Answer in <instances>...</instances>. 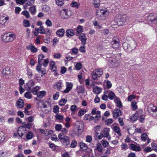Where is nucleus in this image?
Masks as SVG:
<instances>
[{
    "label": "nucleus",
    "instance_id": "nucleus-1",
    "mask_svg": "<svg viewBox=\"0 0 157 157\" xmlns=\"http://www.w3.org/2000/svg\"><path fill=\"white\" fill-rule=\"evenodd\" d=\"M123 46L124 49L126 52L130 53L135 49L136 47V43L135 41L133 40L129 44L126 43H123Z\"/></svg>",
    "mask_w": 157,
    "mask_h": 157
},
{
    "label": "nucleus",
    "instance_id": "nucleus-2",
    "mask_svg": "<svg viewBox=\"0 0 157 157\" xmlns=\"http://www.w3.org/2000/svg\"><path fill=\"white\" fill-rule=\"evenodd\" d=\"M128 17L125 15H121L118 14L117 15L116 17V20L119 25H124L128 21Z\"/></svg>",
    "mask_w": 157,
    "mask_h": 157
},
{
    "label": "nucleus",
    "instance_id": "nucleus-3",
    "mask_svg": "<svg viewBox=\"0 0 157 157\" xmlns=\"http://www.w3.org/2000/svg\"><path fill=\"white\" fill-rule=\"evenodd\" d=\"M15 38L16 35L13 33L10 34L9 33H5L2 36V40L5 42H12Z\"/></svg>",
    "mask_w": 157,
    "mask_h": 157
},
{
    "label": "nucleus",
    "instance_id": "nucleus-4",
    "mask_svg": "<svg viewBox=\"0 0 157 157\" xmlns=\"http://www.w3.org/2000/svg\"><path fill=\"white\" fill-rule=\"evenodd\" d=\"M112 45V47L114 48H117L119 47V40L117 37H114L113 38Z\"/></svg>",
    "mask_w": 157,
    "mask_h": 157
},
{
    "label": "nucleus",
    "instance_id": "nucleus-5",
    "mask_svg": "<svg viewBox=\"0 0 157 157\" xmlns=\"http://www.w3.org/2000/svg\"><path fill=\"white\" fill-rule=\"evenodd\" d=\"M69 11L68 10L65 9H63L61 11L60 15L62 18L65 19L68 18L69 15Z\"/></svg>",
    "mask_w": 157,
    "mask_h": 157
},
{
    "label": "nucleus",
    "instance_id": "nucleus-6",
    "mask_svg": "<svg viewBox=\"0 0 157 157\" xmlns=\"http://www.w3.org/2000/svg\"><path fill=\"white\" fill-rule=\"evenodd\" d=\"M66 89L63 91L64 93H68L72 89L73 86V84L71 82H66Z\"/></svg>",
    "mask_w": 157,
    "mask_h": 157
},
{
    "label": "nucleus",
    "instance_id": "nucleus-7",
    "mask_svg": "<svg viewBox=\"0 0 157 157\" xmlns=\"http://www.w3.org/2000/svg\"><path fill=\"white\" fill-rule=\"evenodd\" d=\"M80 40L81 41L82 44L84 45L86 44L87 38L86 37V35L84 33H81L79 36Z\"/></svg>",
    "mask_w": 157,
    "mask_h": 157
},
{
    "label": "nucleus",
    "instance_id": "nucleus-8",
    "mask_svg": "<svg viewBox=\"0 0 157 157\" xmlns=\"http://www.w3.org/2000/svg\"><path fill=\"white\" fill-rule=\"evenodd\" d=\"M130 147L131 150L136 151H140L141 150L140 146H137L134 144H131Z\"/></svg>",
    "mask_w": 157,
    "mask_h": 157
},
{
    "label": "nucleus",
    "instance_id": "nucleus-9",
    "mask_svg": "<svg viewBox=\"0 0 157 157\" xmlns=\"http://www.w3.org/2000/svg\"><path fill=\"white\" fill-rule=\"evenodd\" d=\"M104 93H105V94H108V97L110 100L113 99L115 97V95L113 92L110 90L104 91Z\"/></svg>",
    "mask_w": 157,
    "mask_h": 157
},
{
    "label": "nucleus",
    "instance_id": "nucleus-10",
    "mask_svg": "<svg viewBox=\"0 0 157 157\" xmlns=\"http://www.w3.org/2000/svg\"><path fill=\"white\" fill-rule=\"evenodd\" d=\"M95 151H97L100 153H101L103 151V148L101 143H98L96 144L94 149Z\"/></svg>",
    "mask_w": 157,
    "mask_h": 157
},
{
    "label": "nucleus",
    "instance_id": "nucleus-11",
    "mask_svg": "<svg viewBox=\"0 0 157 157\" xmlns=\"http://www.w3.org/2000/svg\"><path fill=\"white\" fill-rule=\"evenodd\" d=\"M34 85V81L32 80H30L25 85V88H27L28 90H30L31 89V88Z\"/></svg>",
    "mask_w": 157,
    "mask_h": 157
},
{
    "label": "nucleus",
    "instance_id": "nucleus-12",
    "mask_svg": "<svg viewBox=\"0 0 157 157\" xmlns=\"http://www.w3.org/2000/svg\"><path fill=\"white\" fill-rule=\"evenodd\" d=\"M109 129L108 128H105L103 131V134L104 137H106L108 140H109L111 137L109 135Z\"/></svg>",
    "mask_w": 157,
    "mask_h": 157
},
{
    "label": "nucleus",
    "instance_id": "nucleus-13",
    "mask_svg": "<svg viewBox=\"0 0 157 157\" xmlns=\"http://www.w3.org/2000/svg\"><path fill=\"white\" fill-rule=\"evenodd\" d=\"M24 105L23 100L21 99H19L17 101L16 106L17 108H21L24 106Z\"/></svg>",
    "mask_w": 157,
    "mask_h": 157
},
{
    "label": "nucleus",
    "instance_id": "nucleus-14",
    "mask_svg": "<svg viewBox=\"0 0 157 157\" xmlns=\"http://www.w3.org/2000/svg\"><path fill=\"white\" fill-rule=\"evenodd\" d=\"M81 149L83 151H85L88 148V146L83 142H79L78 144Z\"/></svg>",
    "mask_w": 157,
    "mask_h": 157
},
{
    "label": "nucleus",
    "instance_id": "nucleus-15",
    "mask_svg": "<svg viewBox=\"0 0 157 157\" xmlns=\"http://www.w3.org/2000/svg\"><path fill=\"white\" fill-rule=\"evenodd\" d=\"M9 20L8 17H5V16H0V24L4 25L6 21Z\"/></svg>",
    "mask_w": 157,
    "mask_h": 157
},
{
    "label": "nucleus",
    "instance_id": "nucleus-16",
    "mask_svg": "<svg viewBox=\"0 0 157 157\" xmlns=\"http://www.w3.org/2000/svg\"><path fill=\"white\" fill-rule=\"evenodd\" d=\"M121 114V113L119 109H116L113 112V116L114 117H117L120 116Z\"/></svg>",
    "mask_w": 157,
    "mask_h": 157
},
{
    "label": "nucleus",
    "instance_id": "nucleus-17",
    "mask_svg": "<svg viewBox=\"0 0 157 157\" xmlns=\"http://www.w3.org/2000/svg\"><path fill=\"white\" fill-rule=\"evenodd\" d=\"M76 90L78 93H84L85 91L84 87L82 85L77 86Z\"/></svg>",
    "mask_w": 157,
    "mask_h": 157
},
{
    "label": "nucleus",
    "instance_id": "nucleus-18",
    "mask_svg": "<svg viewBox=\"0 0 157 157\" xmlns=\"http://www.w3.org/2000/svg\"><path fill=\"white\" fill-rule=\"evenodd\" d=\"M74 33L73 29H68L66 31V35L68 37H71L74 35Z\"/></svg>",
    "mask_w": 157,
    "mask_h": 157
},
{
    "label": "nucleus",
    "instance_id": "nucleus-19",
    "mask_svg": "<svg viewBox=\"0 0 157 157\" xmlns=\"http://www.w3.org/2000/svg\"><path fill=\"white\" fill-rule=\"evenodd\" d=\"M50 69L52 71H55L56 70V67L55 66V63L54 61H50Z\"/></svg>",
    "mask_w": 157,
    "mask_h": 157
},
{
    "label": "nucleus",
    "instance_id": "nucleus-20",
    "mask_svg": "<svg viewBox=\"0 0 157 157\" xmlns=\"http://www.w3.org/2000/svg\"><path fill=\"white\" fill-rule=\"evenodd\" d=\"M113 131L116 133L118 136H121V130L119 127L117 126H114L113 128Z\"/></svg>",
    "mask_w": 157,
    "mask_h": 157
},
{
    "label": "nucleus",
    "instance_id": "nucleus-21",
    "mask_svg": "<svg viewBox=\"0 0 157 157\" xmlns=\"http://www.w3.org/2000/svg\"><path fill=\"white\" fill-rule=\"evenodd\" d=\"M64 32L65 30L63 29H61L57 30L56 34L59 37H62L64 35Z\"/></svg>",
    "mask_w": 157,
    "mask_h": 157
},
{
    "label": "nucleus",
    "instance_id": "nucleus-22",
    "mask_svg": "<svg viewBox=\"0 0 157 157\" xmlns=\"http://www.w3.org/2000/svg\"><path fill=\"white\" fill-rule=\"evenodd\" d=\"M37 32L40 34H46L45 29L43 26L40 27L36 29Z\"/></svg>",
    "mask_w": 157,
    "mask_h": 157
},
{
    "label": "nucleus",
    "instance_id": "nucleus-23",
    "mask_svg": "<svg viewBox=\"0 0 157 157\" xmlns=\"http://www.w3.org/2000/svg\"><path fill=\"white\" fill-rule=\"evenodd\" d=\"M83 131V128L82 127H80L79 126H78L77 127V130L75 131V134L77 136H79L81 135Z\"/></svg>",
    "mask_w": 157,
    "mask_h": 157
},
{
    "label": "nucleus",
    "instance_id": "nucleus-24",
    "mask_svg": "<svg viewBox=\"0 0 157 157\" xmlns=\"http://www.w3.org/2000/svg\"><path fill=\"white\" fill-rule=\"evenodd\" d=\"M149 109H150L152 112H157V107L153 105V104H150L149 105Z\"/></svg>",
    "mask_w": 157,
    "mask_h": 157
},
{
    "label": "nucleus",
    "instance_id": "nucleus-25",
    "mask_svg": "<svg viewBox=\"0 0 157 157\" xmlns=\"http://www.w3.org/2000/svg\"><path fill=\"white\" fill-rule=\"evenodd\" d=\"M25 129L24 127L21 126L19 128L17 131V134L19 136L21 137L23 136V133L22 132L21 130H23Z\"/></svg>",
    "mask_w": 157,
    "mask_h": 157
},
{
    "label": "nucleus",
    "instance_id": "nucleus-26",
    "mask_svg": "<svg viewBox=\"0 0 157 157\" xmlns=\"http://www.w3.org/2000/svg\"><path fill=\"white\" fill-rule=\"evenodd\" d=\"M101 143L103 147H108L109 146V143L105 140H102L101 141Z\"/></svg>",
    "mask_w": 157,
    "mask_h": 157
},
{
    "label": "nucleus",
    "instance_id": "nucleus-27",
    "mask_svg": "<svg viewBox=\"0 0 157 157\" xmlns=\"http://www.w3.org/2000/svg\"><path fill=\"white\" fill-rule=\"evenodd\" d=\"M2 73L4 74L9 75L11 73L10 69L9 67H7L3 69Z\"/></svg>",
    "mask_w": 157,
    "mask_h": 157
},
{
    "label": "nucleus",
    "instance_id": "nucleus-28",
    "mask_svg": "<svg viewBox=\"0 0 157 157\" xmlns=\"http://www.w3.org/2000/svg\"><path fill=\"white\" fill-rule=\"evenodd\" d=\"M33 137V135L32 132L30 131L27 133L26 136V139L29 140L31 139Z\"/></svg>",
    "mask_w": 157,
    "mask_h": 157
},
{
    "label": "nucleus",
    "instance_id": "nucleus-29",
    "mask_svg": "<svg viewBox=\"0 0 157 157\" xmlns=\"http://www.w3.org/2000/svg\"><path fill=\"white\" fill-rule=\"evenodd\" d=\"M46 93V92L44 91H40L37 94V97L39 98H43Z\"/></svg>",
    "mask_w": 157,
    "mask_h": 157
},
{
    "label": "nucleus",
    "instance_id": "nucleus-30",
    "mask_svg": "<svg viewBox=\"0 0 157 157\" xmlns=\"http://www.w3.org/2000/svg\"><path fill=\"white\" fill-rule=\"evenodd\" d=\"M138 118V114L136 113L132 115L130 117V120L133 121H135L137 120Z\"/></svg>",
    "mask_w": 157,
    "mask_h": 157
},
{
    "label": "nucleus",
    "instance_id": "nucleus-31",
    "mask_svg": "<svg viewBox=\"0 0 157 157\" xmlns=\"http://www.w3.org/2000/svg\"><path fill=\"white\" fill-rule=\"evenodd\" d=\"M100 112L99 111H97L96 112V118L95 120V122H97L100 120L101 117Z\"/></svg>",
    "mask_w": 157,
    "mask_h": 157
},
{
    "label": "nucleus",
    "instance_id": "nucleus-32",
    "mask_svg": "<svg viewBox=\"0 0 157 157\" xmlns=\"http://www.w3.org/2000/svg\"><path fill=\"white\" fill-rule=\"evenodd\" d=\"M93 79L94 80H98V78L99 77L95 71H93L91 74Z\"/></svg>",
    "mask_w": 157,
    "mask_h": 157
},
{
    "label": "nucleus",
    "instance_id": "nucleus-33",
    "mask_svg": "<svg viewBox=\"0 0 157 157\" xmlns=\"http://www.w3.org/2000/svg\"><path fill=\"white\" fill-rule=\"evenodd\" d=\"M101 91V89L98 86L94 87L93 88V92L96 94L100 93Z\"/></svg>",
    "mask_w": 157,
    "mask_h": 157
},
{
    "label": "nucleus",
    "instance_id": "nucleus-34",
    "mask_svg": "<svg viewBox=\"0 0 157 157\" xmlns=\"http://www.w3.org/2000/svg\"><path fill=\"white\" fill-rule=\"evenodd\" d=\"M62 141L66 143V145L69 144L70 143L69 137L67 136H65Z\"/></svg>",
    "mask_w": 157,
    "mask_h": 157
},
{
    "label": "nucleus",
    "instance_id": "nucleus-35",
    "mask_svg": "<svg viewBox=\"0 0 157 157\" xmlns=\"http://www.w3.org/2000/svg\"><path fill=\"white\" fill-rule=\"evenodd\" d=\"M148 137V136L145 133H143L142 134L141 136V140L144 142L146 141Z\"/></svg>",
    "mask_w": 157,
    "mask_h": 157
},
{
    "label": "nucleus",
    "instance_id": "nucleus-36",
    "mask_svg": "<svg viewBox=\"0 0 157 157\" xmlns=\"http://www.w3.org/2000/svg\"><path fill=\"white\" fill-rule=\"evenodd\" d=\"M110 63H113V64L114 65L115 67H117L119 64V62L118 60L114 59H113L111 60Z\"/></svg>",
    "mask_w": 157,
    "mask_h": 157
},
{
    "label": "nucleus",
    "instance_id": "nucleus-37",
    "mask_svg": "<svg viewBox=\"0 0 157 157\" xmlns=\"http://www.w3.org/2000/svg\"><path fill=\"white\" fill-rule=\"evenodd\" d=\"M86 112L85 109H80L78 113V115L79 116H81L83 115Z\"/></svg>",
    "mask_w": 157,
    "mask_h": 157
},
{
    "label": "nucleus",
    "instance_id": "nucleus-38",
    "mask_svg": "<svg viewBox=\"0 0 157 157\" xmlns=\"http://www.w3.org/2000/svg\"><path fill=\"white\" fill-rule=\"evenodd\" d=\"M40 89L39 87L38 86H36L34 87L31 91L33 92V93L35 95H36L38 93L37 92Z\"/></svg>",
    "mask_w": 157,
    "mask_h": 157
},
{
    "label": "nucleus",
    "instance_id": "nucleus-39",
    "mask_svg": "<svg viewBox=\"0 0 157 157\" xmlns=\"http://www.w3.org/2000/svg\"><path fill=\"white\" fill-rule=\"evenodd\" d=\"M147 20L151 22L155 21L156 20V18L154 16H152V14L149 15L147 17Z\"/></svg>",
    "mask_w": 157,
    "mask_h": 157
},
{
    "label": "nucleus",
    "instance_id": "nucleus-40",
    "mask_svg": "<svg viewBox=\"0 0 157 157\" xmlns=\"http://www.w3.org/2000/svg\"><path fill=\"white\" fill-rule=\"evenodd\" d=\"M79 5L80 4L79 3L77 2H76L75 1L73 2L71 4V6L72 7H75L77 8H78L79 7Z\"/></svg>",
    "mask_w": 157,
    "mask_h": 157
},
{
    "label": "nucleus",
    "instance_id": "nucleus-41",
    "mask_svg": "<svg viewBox=\"0 0 157 157\" xmlns=\"http://www.w3.org/2000/svg\"><path fill=\"white\" fill-rule=\"evenodd\" d=\"M42 9L43 11L47 12L49 10L50 7L48 5H45L43 6Z\"/></svg>",
    "mask_w": 157,
    "mask_h": 157
},
{
    "label": "nucleus",
    "instance_id": "nucleus-42",
    "mask_svg": "<svg viewBox=\"0 0 157 157\" xmlns=\"http://www.w3.org/2000/svg\"><path fill=\"white\" fill-rule=\"evenodd\" d=\"M94 71L97 73V74L99 77H100L103 74V71L101 69H96Z\"/></svg>",
    "mask_w": 157,
    "mask_h": 157
},
{
    "label": "nucleus",
    "instance_id": "nucleus-43",
    "mask_svg": "<svg viewBox=\"0 0 157 157\" xmlns=\"http://www.w3.org/2000/svg\"><path fill=\"white\" fill-rule=\"evenodd\" d=\"M62 82L61 81H59L56 83V86L57 90H59L62 88Z\"/></svg>",
    "mask_w": 157,
    "mask_h": 157
},
{
    "label": "nucleus",
    "instance_id": "nucleus-44",
    "mask_svg": "<svg viewBox=\"0 0 157 157\" xmlns=\"http://www.w3.org/2000/svg\"><path fill=\"white\" fill-rule=\"evenodd\" d=\"M117 106L119 108H121L122 106V105L121 101L119 100V99L117 98L116 99L115 101Z\"/></svg>",
    "mask_w": 157,
    "mask_h": 157
},
{
    "label": "nucleus",
    "instance_id": "nucleus-45",
    "mask_svg": "<svg viewBox=\"0 0 157 157\" xmlns=\"http://www.w3.org/2000/svg\"><path fill=\"white\" fill-rule=\"evenodd\" d=\"M29 11L32 14H34L35 13L36 10L35 6H31L29 8Z\"/></svg>",
    "mask_w": 157,
    "mask_h": 157
},
{
    "label": "nucleus",
    "instance_id": "nucleus-46",
    "mask_svg": "<svg viewBox=\"0 0 157 157\" xmlns=\"http://www.w3.org/2000/svg\"><path fill=\"white\" fill-rule=\"evenodd\" d=\"M25 97L27 99H30L32 98V95L29 92H26L24 94Z\"/></svg>",
    "mask_w": 157,
    "mask_h": 157
},
{
    "label": "nucleus",
    "instance_id": "nucleus-47",
    "mask_svg": "<svg viewBox=\"0 0 157 157\" xmlns=\"http://www.w3.org/2000/svg\"><path fill=\"white\" fill-rule=\"evenodd\" d=\"M94 4L95 7L97 8L99 7L100 6V0H94Z\"/></svg>",
    "mask_w": 157,
    "mask_h": 157
},
{
    "label": "nucleus",
    "instance_id": "nucleus-48",
    "mask_svg": "<svg viewBox=\"0 0 157 157\" xmlns=\"http://www.w3.org/2000/svg\"><path fill=\"white\" fill-rule=\"evenodd\" d=\"M67 99H61L59 102V105L61 106H63L66 103L67 101Z\"/></svg>",
    "mask_w": 157,
    "mask_h": 157
},
{
    "label": "nucleus",
    "instance_id": "nucleus-49",
    "mask_svg": "<svg viewBox=\"0 0 157 157\" xmlns=\"http://www.w3.org/2000/svg\"><path fill=\"white\" fill-rule=\"evenodd\" d=\"M62 126L61 124H56L55 126V128L56 131H59L61 130Z\"/></svg>",
    "mask_w": 157,
    "mask_h": 157
},
{
    "label": "nucleus",
    "instance_id": "nucleus-50",
    "mask_svg": "<svg viewBox=\"0 0 157 157\" xmlns=\"http://www.w3.org/2000/svg\"><path fill=\"white\" fill-rule=\"evenodd\" d=\"M56 118L58 120L62 121L63 117V116L59 114H57L55 116Z\"/></svg>",
    "mask_w": 157,
    "mask_h": 157
},
{
    "label": "nucleus",
    "instance_id": "nucleus-51",
    "mask_svg": "<svg viewBox=\"0 0 157 157\" xmlns=\"http://www.w3.org/2000/svg\"><path fill=\"white\" fill-rule=\"evenodd\" d=\"M77 145V142L75 140H73L71 144H70V147H71L72 148H74Z\"/></svg>",
    "mask_w": 157,
    "mask_h": 157
},
{
    "label": "nucleus",
    "instance_id": "nucleus-52",
    "mask_svg": "<svg viewBox=\"0 0 157 157\" xmlns=\"http://www.w3.org/2000/svg\"><path fill=\"white\" fill-rule=\"evenodd\" d=\"M23 24L24 26L25 27H28L30 26L29 21L28 20H24L23 21Z\"/></svg>",
    "mask_w": 157,
    "mask_h": 157
},
{
    "label": "nucleus",
    "instance_id": "nucleus-53",
    "mask_svg": "<svg viewBox=\"0 0 157 157\" xmlns=\"http://www.w3.org/2000/svg\"><path fill=\"white\" fill-rule=\"evenodd\" d=\"M49 62V59L48 58L45 59L44 60L43 63V65L45 67H46L48 66V64Z\"/></svg>",
    "mask_w": 157,
    "mask_h": 157
},
{
    "label": "nucleus",
    "instance_id": "nucleus-54",
    "mask_svg": "<svg viewBox=\"0 0 157 157\" xmlns=\"http://www.w3.org/2000/svg\"><path fill=\"white\" fill-rule=\"evenodd\" d=\"M56 3L59 6H61L63 4V0H56Z\"/></svg>",
    "mask_w": 157,
    "mask_h": 157
},
{
    "label": "nucleus",
    "instance_id": "nucleus-55",
    "mask_svg": "<svg viewBox=\"0 0 157 157\" xmlns=\"http://www.w3.org/2000/svg\"><path fill=\"white\" fill-rule=\"evenodd\" d=\"M22 14L25 16V17L28 18L30 17V15L29 12L27 11H24L22 13Z\"/></svg>",
    "mask_w": 157,
    "mask_h": 157
},
{
    "label": "nucleus",
    "instance_id": "nucleus-56",
    "mask_svg": "<svg viewBox=\"0 0 157 157\" xmlns=\"http://www.w3.org/2000/svg\"><path fill=\"white\" fill-rule=\"evenodd\" d=\"M136 96L133 94H131L129 96L127 100L128 101H131L133 99H135Z\"/></svg>",
    "mask_w": 157,
    "mask_h": 157
},
{
    "label": "nucleus",
    "instance_id": "nucleus-57",
    "mask_svg": "<svg viewBox=\"0 0 157 157\" xmlns=\"http://www.w3.org/2000/svg\"><path fill=\"white\" fill-rule=\"evenodd\" d=\"M131 106L132 109L134 110L136 109L137 108L136 102L135 101H133L131 103Z\"/></svg>",
    "mask_w": 157,
    "mask_h": 157
},
{
    "label": "nucleus",
    "instance_id": "nucleus-58",
    "mask_svg": "<svg viewBox=\"0 0 157 157\" xmlns=\"http://www.w3.org/2000/svg\"><path fill=\"white\" fill-rule=\"evenodd\" d=\"M30 30L29 29L27 28L26 29V33H25L26 36L27 38L29 37L30 36Z\"/></svg>",
    "mask_w": 157,
    "mask_h": 157
},
{
    "label": "nucleus",
    "instance_id": "nucleus-59",
    "mask_svg": "<svg viewBox=\"0 0 157 157\" xmlns=\"http://www.w3.org/2000/svg\"><path fill=\"white\" fill-rule=\"evenodd\" d=\"M44 56L43 55H39L38 58V63H40L42 60L44 59Z\"/></svg>",
    "mask_w": 157,
    "mask_h": 157
},
{
    "label": "nucleus",
    "instance_id": "nucleus-60",
    "mask_svg": "<svg viewBox=\"0 0 157 157\" xmlns=\"http://www.w3.org/2000/svg\"><path fill=\"white\" fill-rule=\"evenodd\" d=\"M82 27L81 25L78 26L77 29V32L78 33H80L82 32Z\"/></svg>",
    "mask_w": 157,
    "mask_h": 157
},
{
    "label": "nucleus",
    "instance_id": "nucleus-61",
    "mask_svg": "<svg viewBox=\"0 0 157 157\" xmlns=\"http://www.w3.org/2000/svg\"><path fill=\"white\" fill-rule=\"evenodd\" d=\"M65 136L63 134L60 133L59 134L58 137L60 141H62Z\"/></svg>",
    "mask_w": 157,
    "mask_h": 157
},
{
    "label": "nucleus",
    "instance_id": "nucleus-62",
    "mask_svg": "<svg viewBox=\"0 0 157 157\" xmlns=\"http://www.w3.org/2000/svg\"><path fill=\"white\" fill-rule=\"evenodd\" d=\"M77 106L75 105H72L71 107V110L72 112H75L76 110Z\"/></svg>",
    "mask_w": 157,
    "mask_h": 157
},
{
    "label": "nucleus",
    "instance_id": "nucleus-63",
    "mask_svg": "<svg viewBox=\"0 0 157 157\" xmlns=\"http://www.w3.org/2000/svg\"><path fill=\"white\" fill-rule=\"evenodd\" d=\"M59 107L57 105H55L54 106L53 110V112L56 113H58L59 112Z\"/></svg>",
    "mask_w": 157,
    "mask_h": 157
},
{
    "label": "nucleus",
    "instance_id": "nucleus-64",
    "mask_svg": "<svg viewBox=\"0 0 157 157\" xmlns=\"http://www.w3.org/2000/svg\"><path fill=\"white\" fill-rule=\"evenodd\" d=\"M82 67L81 64L80 62L78 63L75 66V68L76 69L79 70Z\"/></svg>",
    "mask_w": 157,
    "mask_h": 157
}]
</instances>
